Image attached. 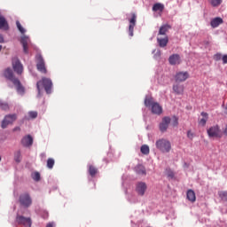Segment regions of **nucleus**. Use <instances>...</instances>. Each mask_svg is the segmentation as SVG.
<instances>
[{
  "label": "nucleus",
  "instance_id": "7c9ffc66",
  "mask_svg": "<svg viewBox=\"0 0 227 227\" xmlns=\"http://www.w3.org/2000/svg\"><path fill=\"white\" fill-rule=\"evenodd\" d=\"M0 109H2V111H9L10 106L8 103L0 100Z\"/></svg>",
  "mask_w": 227,
  "mask_h": 227
},
{
  "label": "nucleus",
  "instance_id": "1a4fd4ad",
  "mask_svg": "<svg viewBox=\"0 0 227 227\" xmlns=\"http://www.w3.org/2000/svg\"><path fill=\"white\" fill-rule=\"evenodd\" d=\"M12 68L18 75H21L22 72H24V67L18 58L12 59Z\"/></svg>",
  "mask_w": 227,
  "mask_h": 227
},
{
  "label": "nucleus",
  "instance_id": "0eeeda50",
  "mask_svg": "<svg viewBox=\"0 0 227 227\" xmlns=\"http://www.w3.org/2000/svg\"><path fill=\"white\" fill-rule=\"evenodd\" d=\"M35 59L37 61V70L41 72V74H47V67H45V60L43 59V57L41 54H37Z\"/></svg>",
  "mask_w": 227,
  "mask_h": 227
},
{
  "label": "nucleus",
  "instance_id": "473e14b6",
  "mask_svg": "<svg viewBox=\"0 0 227 227\" xmlns=\"http://www.w3.org/2000/svg\"><path fill=\"white\" fill-rule=\"evenodd\" d=\"M218 196H219V198H221V200L223 201L227 202V192H224V191L219 192Z\"/></svg>",
  "mask_w": 227,
  "mask_h": 227
},
{
  "label": "nucleus",
  "instance_id": "e433bc0d",
  "mask_svg": "<svg viewBox=\"0 0 227 227\" xmlns=\"http://www.w3.org/2000/svg\"><path fill=\"white\" fill-rule=\"evenodd\" d=\"M187 137H188L189 139H192V137H194V134L192 133L191 130H189V131L187 132Z\"/></svg>",
  "mask_w": 227,
  "mask_h": 227
},
{
  "label": "nucleus",
  "instance_id": "a18cd8bd",
  "mask_svg": "<svg viewBox=\"0 0 227 227\" xmlns=\"http://www.w3.org/2000/svg\"><path fill=\"white\" fill-rule=\"evenodd\" d=\"M41 155H42V157H45V153H42Z\"/></svg>",
  "mask_w": 227,
  "mask_h": 227
},
{
  "label": "nucleus",
  "instance_id": "dca6fc26",
  "mask_svg": "<svg viewBox=\"0 0 227 227\" xmlns=\"http://www.w3.org/2000/svg\"><path fill=\"white\" fill-rule=\"evenodd\" d=\"M21 145L22 146H25V148H29L30 146H33V137H31V135L25 136L21 139Z\"/></svg>",
  "mask_w": 227,
  "mask_h": 227
},
{
  "label": "nucleus",
  "instance_id": "72a5a7b5",
  "mask_svg": "<svg viewBox=\"0 0 227 227\" xmlns=\"http://www.w3.org/2000/svg\"><path fill=\"white\" fill-rule=\"evenodd\" d=\"M16 26H17V28L19 29L20 33H21V35H24V33H26V29L24 27H22L20 21L17 20Z\"/></svg>",
  "mask_w": 227,
  "mask_h": 227
},
{
  "label": "nucleus",
  "instance_id": "39448f33",
  "mask_svg": "<svg viewBox=\"0 0 227 227\" xmlns=\"http://www.w3.org/2000/svg\"><path fill=\"white\" fill-rule=\"evenodd\" d=\"M19 201L21 207H24V208H29V207L33 205V199L31 198V195L27 192L20 194Z\"/></svg>",
  "mask_w": 227,
  "mask_h": 227
},
{
  "label": "nucleus",
  "instance_id": "ddd939ff",
  "mask_svg": "<svg viewBox=\"0 0 227 227\" xmlns=\"http://www.w3.org/2000/svg\"><path fill=\"white\" fill-rule=\"evenodd\" d=\"M148 189V186L146 185V183L145 182H138L136 185V191L138 194V196H143L145 192H146V190Z\"/></svg>",
  "mask_w": 227,
  "mask_h": 227
},
{
  "label": "nucleus",
  "instance_id": "393cba45",
  "mask_svg": "<svg viewBox=\"0 0 227 227\" xmlns=\"http://www.w3.org/2000/svg\"><path fill=\"white\" fill-rule=\"evenodd\" d=\"M135 171L137 175H146V168L143 165L135 167Z\"/></svg>",
  "mask_w": 227,
  "mask_h": 227
},
{
  "label": "nucleus",
  "instance_id": "4468645a",
  "mask_svg": "<svg viewBox=\"0 0 227 227\" xmlns=\"http://www.w3.org/2000/svg\"><path fill=\"white\" fill-rule=\"evenodd\" d=\"M169 123H171L170 117H163L161 122L160 123V132H166L168 130V127H169Z\"/></svg>",
  "mask_w": 227,
  "mask_h": 227
},
{
  "label": "nucleus",
  "instance_id": "79ce46f5",
  "mask_svg": "<svg viewBox=\"0 0 227 227\" xmlns=\"http://www.w3.org/2000/svg\"><path fill=\"white\" fill-rule=\"evenodd\" d=\"M4 42V37H3V35L0 34V43H3Z\"/></svg>",
  "mask_w": 227,
  "mask_h": 227
},
{
  "label": "nucleus",
  "instance_id": "37998d69",
  "mask_svg": "<svg viewBox=\"0 0 227 227\" xmlns=\"http://www.w3.org/2000/svg\"><path fill=\"white\" fill-rule=\"evenodd\" d=\"M215 58H216V59H221V54H216Z\"/></svg>",
  "mask_w": 227,
  "mask_h": 227
},
{
  "label": "nucleus",
  "instance_id": "ea45409f",
  "mask_svg": "<svg viewBox=\"0 0 227 227\" xmlns=\"http://www.w3.org/2000/svg\"><path fill=\"white\" fill-rule=\"evenodd\" d=\"M12 132H20V127H15V128L12 129Z\"/></svg>",
  "mask_w": 227,
  "mask_h": 227
},
{
  "label": "nucleus",
  "instance_id": "2f4dec72",
  "mask_svg": "<svg viewBox=\"0 0 227 227\" xmlns=\"http://www.w3.org/2000/svg\"><path fill=\"white\" fill-rule=\"evenodd\" d=\"M54 164H55L54 159L49 158L47 160V168L49 169H52L54 168Z\"/></svg>",
  "mask_w": 227,
  "mask_h": 227
},
{
  "label": "nucleus",
  "instance_id": "cd10ccee",
  "mask_svg": "<svg viewBox=\"0 0 227 227\" xmlns=\"http://www.w3.org/2000/svg\"><path fill=\"white\" fill-rule=\"evenodd\" d=\"M38 117V112L30 111L28 112V117H25L26 120H35Z\"/></svg>",
  "mask_w": 227,
  "mask_h": 227
},
{
  "label": "nucleus",
  "instance_id": "aec40b11",
  "mask_svg": "<svg viewBox=\"0 0 227 227\" xmlns=\"http://www.w3.org/2000/svg\"><path fill=\"white\" fill-rule=\"evenodd\" d=\"M157 42L160 47L164 48V47H167L169 42V38L168 37V35H165L163 38L158 37Z\"/></svg>",
  "mask_w": 227,
  "mask_h": 227
},
{
  "label": "nucleus",
  "instance_id": "f03ea898",
  "mask_svg": "<svg viewBox=\"0 0 227 227\" xmlns=\"http://www.w3.org/2000/svg\"><path fill=\"white\" fill-rule=\"evenodd\" d=\"M145 106V107H151L153 114H162V106L159 103L154 102L153 98L146 97Z\"/></svg>",
  "mask_w": 227,
  "mask_h": 227
},
{
  "label": "nucleus",
  "instance_id": "9b49d317",
  "mask_svg": "<svg viewBox=\"0 0 227 227\" xmlns=\"http://www.w3.org/2000/svg\"><path fill=\"white\" fill-rule=\"evenodd\" d=\"M137 20V16L136 13H131V19H129V36H134V27H136V21Z\"/></svg>",
  "mask_w": 227,
  "mask_h": 227
},
{
  "label": "nucleus",
  "instance_id": "5701e85b",
  "mask_svg": "<svg viewBox=\"0 0 227 227\" xmlns=\"http://www.w3.org/2000/svg\"><path fill=\"white\" fill-rule=\"evenodd\" d=\"M173 91L176 93V95H183L184 94V85L175 84L173 85Z\"/></svg>",
  "mask_w": 227,
  "mask_h": 227
},
{
  "label": "nucleus",
  "instance_id": "6ab92c4d",
  "mask_svg": "<svg viewBox=\"0 0 227 227\" xmlns=\"http://www.w3.org/2000/svg\"><path fill=\"white\" fill-rule=\"evenodd\" d=\"M223 20H222V18L220 17H216L213 20H211V22H210V26L211 27H219V26H221V24H223Z\"/></svg>",
  "mask_w": 227,
  "mask_h": 227
},
{
  "label": "nucleus",
  "instance_id": "f704fd0d",
  "mask_svg": "<svg viewBox=\"0 0 227 227\" xmlns=\"http://www.w3.org/2000/svg\"><path fill=\"white\" fill-rule=\"evenodd\" d=\"M33 180H35V182H40V174L38 172H35L32 175Z\"/></svg>",
  "mask_w": 227,
  "mask_h": 227
},
{
  "label": "nucleus",
  "instance_id": "bb28decb",
  "mask_svg": "<svg viewBox=\"0 0 227 227\" xmlns=\"http://www.w3.org/2000/svg\"><path fill=\"white\" fill-rule=\"evenodd\" d=\"M14 160L18 164L20 162V160H22V154L20 153V150H18L14 153Z\"/></svg>",
  "mask_w": 227,
  "mask_h": 227
},
{
  "label": "nucleus",
  "instance_id": "c9c22d12",
  "mask_svg": "<svg viewBox=\"0 0 227 227\" xmlns=\"http://www.w3.org/2000/svg\"><path fill=\"white\" fill-rule=\"evenodd\" d=\"M172 127H178V117L173 116V119H172Z\"/></svg>",
  "mask_w": 227,
  "mask_h": 227
},
{
  "label": "nucleus",
  "instance_id": "a211bd4d",
  "mask_svg": "<svg viewBox=\"0 0 227 227\" xmlns=\"http://www.w3.org/2000/svg\"><path fill=\"white\" fill-rule=\"evenodd\" d=\"M200 115L202 118L199 119V125H200V127H205L207 121H208V114L207 112H202Z\"/></svg>",
  "mask_w": 227,
  "mask_h": 227
},
{
  "label": "nucleus",
  "instance_id": "c03bdc74",
  "mask_svg": "<svg viewBox=\"0 0 227 227\" xmlns=\"http://www.w3.org/2000/svg\"><path fill=\"white\" fill-rule=\"evenodd\" d=\"M46 227H54V225L51 223H50L46 225Z\"/></svg>",
  "mask_w": 227,
  "mask_h": 227
},
{
  "label": "nucleus",
  "instance_id": "a878e982",
  "mask_svg": "<svg viewBox=\"0 0 227 227\" xmlns=\"http://www.w3.org/2000/svg\"><path fill=\"white\" fill-rule=\"evenodd\" d=\"M98 173V169L95 168L93 165H89V174L93 178Z\"/></svg>",
  "mask_w": 227,
  "mask_h": 227
},
{
  "label": "nucleus",
  "instance_id": "7ed1b4c3",
  "mask_svg": "<svg viewBox=\"0 0 227 227\" xmlns=\"http://www.w3.org/2000/svg\"><path fill=\"white\" fill-rule=\"evenodd\" d=\"M42 86L44 88L48 95L52 92V80H51V78L43 77L42 80L37 82L36 88L38 90V93L42 91Z\"/></svg>",
  "mask_w": 227,
  "mask_h": 227
},
{
  "label": "nucleus",
  "instance_id": "423d86ee",
  "mask_svg": "<svg viewBox=\"0 0 227 227\" xmlns=\"http://www.w3.org/2000/svg\"><path fill=\"white\" fill-rule=\"evenodd\" d=\"M207 132L208 137H223V134L221 133V128L219 127V125L211 126L209 129H207Z\"/></svg>",
  "mask_w": 227,
  "mask_h": 227
},
{
  "label": "nucleus",
  "instance_id": "49530a36",
  "mask_svg": "<svg viewBox=\"0 0 227 227\" xmlns=\"http://www.w3.org/2000/svg\"><path fill=\"white\" fill-rule=\"evenodd\" d=\"M2 49H3V46H2V45H0V51H2Z\"/></svg>",
  "mask_w": 227,
  "mask_h": 227
},
{
  "label": "nucleus",
  "instance_id": "9d476101",
  "mask_svg": "<svg viewBox=\"0 0 227 227\" xmlns=\"http://www.w3.org/2000/svg\"><path fill=\"white\" fill-rule=\"evenodd\" d=\"M16 223L17 224H22L24 227H31L32 224L31 218L20 215H16Z\"/></svg>",
  "mask_w": 227,
  "mask_h": 227
},
{
  "label": "nucleus",
  "instance_id": "4be33fe9",
  "mask_svg": "<svg viewBox=\"0 0 227 227\" xmlns=\"http://www.w3.org/2000/svg\"><path fill=\"white\" fill-rule=\"evenodd\" d=\"M186 198L189 201H191V203H194L196 201V193L192 190H188Z\"/></svg>",
  "mask_w": 227,
  "mask_h": 227
},
{
  "label": "nucleus",
  "instance_id": "f257e3e1",
  "mask_svg": "<svg viewBox=\"0 0 227 227\" xmlns=\"http://www.w3.org/2000/svg\"><path fill=\"white\" fill-rule=\"evenodd\" d=\"M4 76L5 79H8L9 81H11L14 84V86H16V90L18 93H20V95H24V91H25L24 86H22V83H20V81L19 80V78H15L12 68L10 67L6 68L4 72Z\"/></svg>",
  "mask_w": 227,
  "mask_h": 227
},
{
  "label": "nucleus",
  "instance_id": "f3484780",
  "mask_svg": "<svg viewBox=\"0 0 227 227\" xmlns=\"http://www.w3.org/2000/svg\"><path fill=\"white\" fill-rule=\"evenodd\" d=\"M168 63H170L171 65H180L181 63L180 55L178 54L171 55L168 59Z\"/></svg>",
  "mask_w": 227,
  "mask_h": 227
},
{
  "label": "nucleus",
  "instance_id": "412c9836",
  "mask_svg": "<svg viewBox=\"0 0 227 227\" xmlns=\"http://www.w3.org/2000/svg\"><path fill=\"white\" fill-rule=\"evenodd\" d=\"M169 29H171V25H169V24L162 25L160 27L158 35H161L163 36H166V33H168V31H169Z\"/></svg>",
  "mask_w": 227,
  "mask_h": 227
},
{
  "label": "nucleus",
  "instance_id": "f8f14e48",
  "mask_svg": "<svg viewBox=\"0 0 227 227\" xmlns=\"http://www.w3.org/2000/svg\"><path fill=\"white\" fill-rule=\"evenodd\" d=\"M20 43L23 47V52H25V54H29L28 45L29 43H31V40L29 39V37H27V35L21 36Z\"/></svg>",
  "mask_w": 227,
  "mask_h": 227
},
{
  "label": "nucleus",
  "instance_id": "6e6552de",
  "mask_svg": "<svg viewBox=\"0 0 227 227\" xmlns=\"http://www.w3.org/2000/svg\"><path fill=\"white\" fill-rule=\"evenodd\" d=\"M17 121V114H7L4 116V120L2 121V129H6L8 125L13 124L14 121Z\"/></svg>",
  "mask_w": 227,
  "mask_h": 227
},
{
  "label": "nucleus",
  "instance_id": "b1692460",
  "mask_svg": "<svg viewBox=\"0 0 227 227\" xmlns=\"http://www.w3.org/2000/svg\"><path fill=\"white\" fill-rule=\"evenodd\" d=\"M153 12H160V13H162V12H164V4H154L153 6Z\"/></svg>",
  "mask_w": 227,
  "mask_h": 227
},
{
  "label": "nucleus",
  "instance_id": "58836bf2",
  "mask_svg": "<svg viewBox=\"0 0 227 227\" xmlns=\"http://www.w3.org/2000/svg\"><path fill=\"white\" fill-rule=\"evenodd\" d=\"M222 59H223V65H226V63H227V55H223Z\"/></svg>",
  "mask_w": 227,
  "mask_h": 227
},
{
  "label": "nucleus",
  "instance_id": "2eb2a0df",
  "mask_svg": "<svg viewBox=\"0 0 227 227\" xmlns=\"http://www.w3.org/2000/svg\"><path fill=\"white\" fill-rule=\"evenodd\" d=\"M176 82H184L189 79V73L188 72H178L176 73Z\"/></svg>",
  "mask_w": 227,
  "mask_h": 227
},
{
  "label": "nucleus",
  "instance_id": "4c0bfd02",
  "mask_svg": "<svg viewBox=\"0 0 227 227\" xmlns=\"http://www.w3.org/2000/svg\"><path fill=\"white\" fill-rule=\"evenodd\" d=\"M168 178H174L175 177V174L173 173V171H169L168 174Z\"/></svg>",
  "mask_w": 227,
  "mask_h": 227
},
{
  "label": "nucleus",
  "instance_id": "c85d7f7f",
  "mask_svg": "<svg viewBox=\"0 0 227 227\" xmlns=\"http://www.w3.org/2000/svg\"><path fill=\"white\" fill-rule=\"evenodd\" d=\"M140 152L144 155H148L150 153V147L147 145H144L141 146Z\"/></svg>",
  "mask_w": 227,
  "mask_h": 227
},
{
  "label": "nucleus",
  "instance_id": "c756f323",
  "mask_svg": "<svg viewBox=\"0 0 227 227\" xmlns=\"http://www.w3.org/2000/svg\"><path fill=\"white\" fill-rule=\"evenodd\" d=\"M208 3L214 8H217V6H221V4L223 3V0H208Z\"/></svg>",
  "mask_w": 227,
  "mask_h": 227
},
{
  "label": "nucleus",
  "instance_id": "20e7f679",
  "mask_svg": "<svg viewBox=\"0 0 227 227\" xmlns=\"http://www.w3.org/2000/svg\"><path fill=\"white\" fill-rule=\"evenodd\" d=\"M156 148L162 153H169L171 152V142L164 138L157 140Z\"/></svg>",
  "mask_w": 227,
  "mask_h": 227
},
{
  "label": "nucleus",
  "instance_id": "a19ab883",
  "mask_svg": "<svg viewBox=\"0 0 227 227\" xmlns=\"http://www.w3.org/2000/svg\"><path fill=\"white\" fill-rule=\"evenodd\" d=\"M223 136H227V124L225 125L223 130Z\"/></svg>",
  "mask_w": 227,
  "mask_h": 227
}]
</instances>
